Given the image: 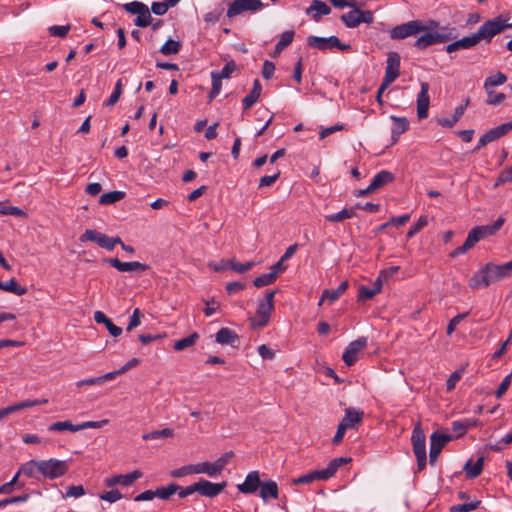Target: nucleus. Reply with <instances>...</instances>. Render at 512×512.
I'll return each instance as SVG.
<instances>
[{
	"label": "nucleus",
	"instance_id": "1",
	"mask_svg": "<svg viewBox=\"0 0 512 512\" xmlns=\"http://www.w3.org/2000/svg\"><path fill=\"white\" fill-rule=\"evenodd\" d=\"M508 21L509 17L503 14L493 19L487 20L479 27L477 32L470 36L456 40L459 50L470 49L477 45L480 41L490 43L494 36L503 32L507 28H512V23H509Z\"/></svg>",
	"mask_w": 512,
	"mask_h": 512
},
{
	"label": "nucleus",
	"instance_id": "2",
	"mask_svg": "<svg viewBox=\"0 0 512 512\" xmlns=\"http://www.w3.org/2000/svg\"><path fill=\"white\" fill-rule=\"evenodd\" d=\"M511 275L512 260L502 265H496L489 262L473 274L469 279L468 284L470 288L477 290L480 288H486L492 283L508 278Z\"/></svg>",
	"mask_w": 512,
	"mask_h": 512
},
{
	"label": "nucleus",
	"instance_id": "3",
	"mask_svg": "<svg viewBox=\"0 0 512 512\" xmlns=\"http://www.w3.org/2000/svg\"><path fill=\"white\" fill-rule=\"evenodd\" d=\"M457 37L456 29L449 27H442L441 32H424L423 35L418 37L413 46L418 50H424L427 47L435 44H441L451 41Z\"/></svg>",
	"mask_w": 512,
	"mask_h": 512
},
{
	"label": "nucleus",
	"instance_id": "4",
	"mask_svg": "<svg viewBox=\"0 0 512 512\" xmlns=\"http://www.w3.org/2000/svg\"><path fill=\"white\" fill-rule=\"evenodd\" d=\"M307 45L319 51H327L337 48L341 51L351 50V45L343 44L337 36L319 37L310 35L306 39Z\"/></svg>",
	"mask_w": 512,
	"mask_h": 512
},
{
	"label": "nucleus",
	"instance_id": "5",
	"mask_svg": "<svg viewBox=\"0 0 512 512\" xmlns=\"http://www.w3.org/2000/svg\"><path fill=\"white\" fill-rule=\"evenodd\" d=\"M68 464L64 460L58 459H48V460H40L39 464V473H41L45 478L48 479H56L68 472Z\"/></svg>",
	"mask_w": 512,
	"mask_h": 512
},
{
	"label": "nucleus",
	"instance_id": "6",
	"mask_svg": "<svg viewBox=\"0 0 512 512\" xmlns=\"http://www.w3.org/2000/svg\"><path fill=\"white\" fill-rule=\"evenodd\" d=\"M276 290H267L264 299L258 304V328L265 327L274 311V296Z\"/></svg>",
	"mask_w": 512,
	"mask_h": 512
},
{
	"label": "nucleus",
	"instance_id": "7",
	"mask_svg": "<svg viewBox=\"0 0 512 512\" xmlns=\"http://www.w3.org/2000/svg\"><path fill=\"white\" fill-rule=\"evenodd\" d=\"M422 29L420 20H412L393 27L390 30V38L393 40H402L422 32Z\"/></svg>",
	"mask_w": 512,
	"mask_h": 512
},
{
	"label": "nucleus",
	"instance_id": "8",
	"mask_svg": "<svg viewBox=\"0 0 512 512\" xmlns=\"http://www.w3.org/2000/svg\"><path fill=\"white\" fill-rule=\"evenodd\" d=\"M367 346V338L359 337L349 343L345 349L342 359L347 366H353L359 359V353Z\"/></svg>",
	"mask_w": 512,
	"mask_h": 512
},
{
	"label": "nucleus",
	"instance_id": "9",
	"mask_svg": "<svg viewBox=\"0 0 512 512\" xmlns=\"http://www.w3.org/2000/svg\"><path fill=\"white\" fill-rule=\"evenodd\" d=\"M454 437L449 434H440L438 432H434L430 436V452H429V461L431 465H434L437 457L441 453L444 446L452 441Z\"/></svg>",
	"mask_w": 512,
	"mask_h": 512
},
{
	"label": "nucleus",
	"instance_id": "10",
	"mask_svg": "<svg viewBox=\"0 0 512 512\" xmlns=\"http://www.w3.org/2000/svg\"><path fill=\"white\" fill-rule=\"evenodd\" d=\"M195 484L197 493L209 498L218 496L227 486L225 481L221 483H213L203 478H200L199 481L195 482Z\"/></svg>",
	"mask_w": 512,
	"mask_h": 512
},
{
	"label": "nucleus",
	"instance_id": "11",
	"mask_svg": "<svg viewBox=\"0 0 512 512\" xmlns=\"http://www.w3.org/2000/svg\"><path fill=\"white\" fill-rule=\"evenodd\" d=\"M81 242L91 241L97 243L101 248H104L108 251L113 250V244L111 241V237L107 236L104 233L98 232L93 229H87L80 237Z\"/></svg>",
	"mask_w": 512,
	"mask_h": 512
},
{
	"label": "nucleus",
	"instance_id": "12",
	"mask_svg": "<svg viewBox=\"0 0 512 512\" xmlns=\"http://www.w3.org/2000/svg\"><path fill=\"white\" fill-rule=\"evenodd\" d=\"M104 262L108 263L109 265L117 269L119 272H143L149 269V265L138 261L122 262L118 258H105Z\"/></svg>",
	"mask_w": 512,
	"mask_h": 512
},
{
	"label": "nucleus",
	"instance_id": "13",
	"mask_svg": "<svg viewBox=\"0 0 512 512\" xmlns=\"http://www.w3.org/2000/svg\"><path fill=\"white\" fill-rule=\"evenodd\" d=\"M142 472L140 470H134L131 473L128 474H118L114 475L112 477L105 479V485L107 487H113L115 485H122V486H130L132 485L136 480L140 479L142 477Z\"/></svg>",
	"mask_w": 512,
	"mask_h": 512
},
{
	"label": "nucleus",
	"instance_id": "14",
	"mask_svg": "<svg viewBox=\"0 0 512 512\" xmlns=\"http://www.w3.org/2000/svg\"><path fill=\"white\" fill-rule=\"evenodd\" d=\"M47 399L25 400L0 409V421L22 409L47 404Z\"/></svg>",
	"mask_w": 512,
	"mask_h": 512
},
{
	"label": "nucleus",
	"instance_id": "15",
	"mask_svg": "<svg viewBox=\"0 0 512 512\" xmlns=\"http://www.w3.org/2000/svg\"><path fill=\"white\" fill-rule=\"evenodd\" d=\"M400 55L397 52H390L387 58V66L384 78L386 82L393 83L399 76L400 72Z\"/></svg>",
	"mask_w": 512,
	"mask_h": 512
},
{
	"label": "nucleus",
	"instance_id": "16",
	"mask_svg": "<svg viewBox=\"0 0 512 512\" xmlns=\"http://www.w3.org/2000/svg\"><path fill=\"white\" fill-rule=\"evenodd\" d=\"M428 91L429 84L427 82H422L421 90L417 96V116L419 119H425L428 116V109L430 104Z\"/></svg>",
	"mask_w": 512,
	"mask_h": 512
},
{
	"label": "nucleus",
	"instance_id": "17",
	"mask_svg": "<svg viewBox=\"0 0 512 512\" xmlns=\"http://www.w3.org/2000/svg\"><path fill=\"white\" fill-rule=\"evenodd\" d=\"M258 491L264 502H267L270 498L277 499L279 496L278 485L273 480L262 481L258 478Z\"/></svg>",
	"mask_w": 512,
	"mask_h": 512
},
{
	"label": "nucleus",
	"instance_id": "18",
	"mask_svg": "<svg viewBox=\"0 0 512 512\" xmlns=\"http://www.w3.org/2000/svg\"><path fill=\"white\" fill-rule=\"evenodd\" d=\"M245 11H256V0H234L229 5L227 16L232 18Z\"/></svg>",
	"mask_w": 512,
	"mask_h": 512
},
{
	"label": "nucleus",
	"instance_id": "19",
	"mask_svg": "<svg viewBox=\"0 0 512 512\" xmlns=\"http://www.w3.org/2000/svg\"><path fill=\"white\" fill-rule=\"evenodd\" d=\"M362 420L363 412L353 407H349L345 409V415L340 424L344 425L347 429H352L355 428L356 425L360 424Z\"/></svg>",
	"mask_w": 512,
	"mask_h": 512
},
{
	"label": "nucleus",
	"instance_id": "20",
	"mask_svg": "<svg viewBox=\"0 0 512 512\" xmlns=\"http://www.w3.org/2000/svg\"><path fill=\"white\" fill-rule=\"evenodd\" d=\"M426 437L423 429L418 424L414 427L411 436L414 454L426 453Z\"/></svg>",
	"mask_w": 512,
	"mask_h": 512
},
{
	"label": "nucleus",
	"instance_id": "21",
	"mask_svg": "<svg viewBox=\"0 0 512 512\" xmlns=\"http://www.w3.org/2000/svg\"><path fill=\"white\" fill-rule=\"evenodd\" d=\"M330 12V7L321 0H313L312 4L306 9V13L311 15L316 22L320 20L322 15H328Z\"/></svg>",
	"mask_w": 512,
	"mask_h": 512
},
{
	"label": "nucleus",
	"instance_id": "22",
	"mask_svg": "<svg viewBox=\"0 0 512 512\" xmlns=\"http://www.w3.org/2000/svg\"><path fill=\"white\" fill-rule=\"evenodd\" d=\"M347 288H348V282L347 281H343L336 289H332V290L325 289L322 292V296H321V298L319 300L318 305L319 306L322 305V303L325 300H328L330 304L335 302L347 290Z\"/></svg>",
	"mask_w": 512,
	"mask_h": 512
},
{
	"label": "nucleus",
	"instance_id": "23",
	"mask_svg": "<svg viewBox=\"0 0 512 512\" xmlns=\"http://www.w3.org/2000/svg\"><path fill=\"white\" fill-rule=\"evenodd\" d=\"M94 320L96 323L104 324L112 336L118 337L122 334V328L115 325L102 311L94 313Z\"/></svg>",
	"mask_w": 512,
	"mask_h": 512
},
{
	"label": "nucleus",
	"instance_id": "24",
	"mask_svg": "<svg viewBox=\"0 0 512 512\" xmlns=\"http://www.w3.org/2000/svg\"><path fill=\"white\" fill-rule=\"evenodd\" d=\"M512 130V122L501 124L483 134L488 143L498 140Z\"/></svg>",
	"mask_w": 512,
	"mask_h": 512
},
{
	"label": "nucleus",
	"instance_id": "25",
	"mask_svg": "<svg viewBox=\"0 0 512 512\" xmlns=\"http://www.w3.org/2000/svg\"><path fill=\"white\" fill-rule=\"evenodd\" d=\"M393 121L392 127V144L398 141L399 135L406 132L409 128V122L405 117L391 116Z\"/></svg>",
	"mask_w": 512,
	"mask_h": 512
},
{
	"label": "nucleus",
	"instance_id": "26",
	"mask_svg": "<svg viewBox=\"0 0 512 512\" xmlns=\"http://www.w3.org/2000/svg\"><path fill=\"white\" fill-rule=\"evenodd\" d=\"M504 221V218L499 217L493 224L476 226V229L479 231L480 240L496 234L503 226Z\"/></svg>",
	"mask_w": 512,
	"mask_h": 512
},
{
	"label": "nucleus",
	"instance_id": "27",
	"mask_svg": "<svg viewBox=\"0 0 512 512\" xmlns=\"http://www.w3.org/2000/svg\"><path fill=\"white\" fill-rule=\"evenodd\" d=\"M382 287L383 286H382L380 280H376L373 283V287L372 288H369V287L364 286V285L360 286L357 300L359 302H361V301H365V300H368V299H372L376 294L381 292Z\"/></svg>",
	"mask_w": 512,
	"mask_h": 512
},
{
	"label": "nucleus",
	"instance_id": "28",
	"mask_svg": "<svg viewBox=\"0 0 512 512\" xmlns=\"http://www.w3.org/2000/svg\"><path fill=\"white\" fill-rule=\"evenodd\" d=\"M395 176L386 170H382L377 173L371 181V190H377L382 188L383 186L393 182Z\"/></svg>",
	"mask_w": 512,
	"mask_h": 512
},
{
	"label": "nucleus",
	"instance_id": "29",
	"mask_svg": "<svg viewBox=\"0 0 512 512\" xmlns=\"http://www.w3.org/2000/svg\"><path fill=\"white\" fill-rule=\"evenodd\" d=\"M483 464V457H480L474 464L472 463V460L469 459L463 467V470L466 472V477L468 479H474L478 477L483 471Z\"/></svg>",
	"mask_w": 512,
	"mask_h": 512
},
{
	"label": "nucleus",
	"instance_id": "30",
	"mask_svg": "<svg viewBox=\"0 0 512 512\" xmlns=\"http://www.w3.org/2000/svg\"><path fill=\"white\" fill-rule=\"evenodd\" d=\"M238 340V335L229 328H221L216 333V342L222 345H233Z\"/></svg>",
	"mask_w": 512,
	"mask_h": 512
},
{
	"label": "nucleus",
	"instance_id": "31",
	"mask_svg": "<svg viewBox=\"0 0 512 512\" xmlns=\"http://www.w3.org/2000/svg\"><path fill=\"white\" fill-rule=\"evenodd\" d=\"M478 425L477 419H465L452 422V430L457 433V437L462 436L468 429Z\"/></svg>",
	"mask_w": 512,
	"mask_h": 512
},
{
	"label": "nucleus",
	"instance_id": "32",
	"mask_svg": "<svg viewBox=\"0 0 512 512\" xmlns=\"http://www.w3.org/2000/svg\"><path fill=\"white\" fill-rule=\"evenodd\" d=\"M0 289L13 293L17 296H22L27 293V288L24 286H20L16 279L11 278L7 282L0 281Z\"/></svg>",
	"mask_w": 512,
	"mask_h": 512
},
{
	"label": "nucleus",
	"instance_id": "33",
	"mask_svg": "<svg viewBox=\"0 0 512 512\" xmlns=\"http://www.w3.org/2000/svg\"><path fill=\"white\" fill-rule=\"evenodd\" d=\"M194 467H195V469H194L195 474L205 473L210 477H215V476L221 474V472L219 471L215 462H213V463H211V462L197 463V464H194Z\"/></svg>",
	"mask_w": 512,
	"mask_h": 512
},
{
	"label": "nucleus",
	"instance_id": "34",
	"mask_svg": "<svg viewBox=\"0 0 512 512\" xmlns=\"http://www.w3.org/2000/svg\"><path fill=\"white\" fill-rule=\"evenodd\" d=\"M199 338H200L199 334L197 332H193L189 336L175 341L173 348L176 351L185 350V349L193 346L198 341Z\"/></svg>",
	"mask_w": 512,
	"mask_h": 512
},
{
	"label": "nucleus",
	"instance_id": "35",
	"mask_svg": "<svg viewBox=\"0 0 512 512\" xmlns=\"http://www.w3.org/2000/svg\"><path fill=\"white\" fill-rule=\"evenodd\" d=\"M179 489V485L176 483H170L167 486H162L154 490L155 497H159L162 500H168L174 495Z\"/></svg>",
	"mask_w": 512,
	"mask_h": 512
},
{
	"label": "nucleus",
	"instance_id": "36",
	"mask_svg": "<svg viewBox=\"0 0 512 512\" xmlns=\"http://www.w3.org/2000/svg\"><path fill=\"white\" fill-rule=\"evenodd\" d=\"M174 436V430L171 428H164L162 430H155L142 435L143 440H158L166 439Z\"/></svg>",
	"mask_w": 512,
	"mask_h": 512
},
{
	"label": "nucleus",
	"instance_id": "37",
	"mask_svg": "<svg viewBox=\"0 0 512 512\" xmlns=\"http://www.w3.org/2000/svg\"><path fill=\"white\" fill-rule=\"evenodd\" d=\"M125 192L123 191H110L108 193H104L100 196L99 204L100 205H110L114 204L125 197Z\"/></svg>",
	"mask_w": 512,
	"mask_h": 512
},
{
	"label": "nucleus",
	"instance_id": "38",
	"mask_svg": "<svg viewBox=\"0 0 512 512\" xmlns=\"http://www.w3.org/2000/svg\"><path fill=\"white\" fill-rule=\"evenodd\" d=\"M237 487L242 493L256 492V471L249 472L246 480L242 484H239Z\"/></svg>",
	"mask_w": 512,
	"mask_h": 512
},
{
	"label": "nucleus",
	"instance_id": "39",
	"mask_svg": "<svg viewBox=\"0 0 512 512\" xmlns=\"http://www.w3.org/2000/svg\"><path fill=\"white\" fill-rule=\"evenodd\" d=\"M355 208H344L338 213L330 214L325 216V220L331 223H338L345 219L352 218L355 215Z\"/></svg>",
	"mask_w": 512,
	"mask_h": 512
},
{
	"label": "nucleus",
	"instance_id": "40",
	"mask_svg": "<svg viewBox=\"0 0 512 512\" xmlns=\"http://www.w3.org/2000/svg\"><path fill=\"white\" fill-rule=\"evenodd\" d=\"M40 460H30L23 464L17 473L23 474L29 478H36L35 471L39 472Z\"/></svg>",
	"mask_w": 512,
	"mask_h": 512
},
{
	"label": "nucleus",
	"instance_id": "41",
	"mask_svg": "<svg viewBox=\"0 0 512 512\" xmlns=\"http://www.w3.org/2000/svg\"><path fill=\"white\" fill-rule=\"evenodd\" d=\"M353 8L354 10L345 13L341 16L342 22L349 28H355L358 25H360L358 8L356 6Z\"/></svg>",
	"mask_w": 512,
	"mask_h": 512
},
{
	"label": "nucleus",
	"instance_id": "42",
	"mask_svg": "<svg viewBox=\"0 0 512 512\" xmlns=\"http://www.w3.org/2000/svg\"><path fill=\"white\" fill-rule=\"evenodd\" d=\"M181 43L173 39H168L160 48V52L165 56L177 54L181 49Z\"/></svg>",
	"mask_w": 512,
	"mask_h": 512
},
{
	"label": "nucleus",
	"instance_id": "43",
	"mask_svg": "<svg viewBox=\"0 0 512 512\" xmlns=\"http://www.w3.org/2000/svg\"><path fill=\"white\" fill-rule=\"evenodd\" d=\"M506 81H507V76L502 72H498L497 74L491 75L486 78V80L484 82V88L486 89V91H488L489 88L502 85Z\"/></svg>",
	"mask_w": 512,
	"mask_h": 512
},
{
	"label": "nucleus",
	"instance_id": "44",
	"mask_svg": "<svg viewBox=\"0 0 512 512\" xmlns=\"http://www.w3.org/2000/svg\"><path fill=\"white\" fill-rule=\"evenodd\" d=\"M49 431H71V432H77L78 431V424H73L72 422L66 420V421H58L55 423H52L48 427Z\"/></svg>",
	"mask_w": 512,
	"mask_h": 512
},
{
	"label": "nucleus",
	"instance_id": "45",
	"mask_svg": "<svg viewBox=\"0 0 512 512\" xmlns=\"http://www.w3.org/2000/svg\"><path fill=\"white\" fill-rule=\"evenodd\" d=\"M480 505H481L480 500L465 502L463 504L453 505L450 508V512H470V511L478 509Z\"/></svg>",
	"mask_w": 512,
	"mask_h": 512
},
{
	"label": "nucleus",
	"instance_id": "46",
	"mask_svg": "<svg viewBox=\"0 0 512 512\" xmlns=\"http://www.w3.org/2000/svg\"><path fill=\"white\" fill-rule=\"evenodd\" d=\"M0 214L12 215V216H16V217L26 216V213L22 209H20L18 207L10 206L5 202H0Z\"/></svg>",
	"mask_w": 512,
	"mask_h": 512
},
{
	"label": "nucleus",
	"instance_id": "47",
	"mask_svg": "<svg viewBox=\"0 0 512 512\" xmlns=\"http://www.w3.org/2000/svg\"><path fill=\"white\" fill-rule=\"evenodd\" d=\"M134 23L138 27H147L152 23L151 14L147 6L146 11H141L137 15L136 19L134 20Z\"/></svg>",
	"mask_w": 512,
	"mask_h": 512
},
{
	"label": "nucleus",
	"instance_id": "48",
	"mask_svg": "<svg viewBox=\"0 0 512 512\" xmlns=\"http://www.w3.org/2000/svg\"><path fill=\"white\" fill-rule=\"evenodd\" d=\"M121 94H122V80L119 79L115 84L114 91L109 96V98L106 100L105 105L113 106L114 104H116L117 101L119 100Z\"/></svg>",
	"mask_w": 512,
	"mask_h": 512
},
{
	"label": "nucleus",
	"instance_id": "49",
	"mask_svg": "<svg viewBox=\"0 0 512 512\" xmlns=\"http://www.w3.org/2000/svg\"><path fill=\"white\" fill-rule=\"evenodd\" d=\"M428 224L427 216H421L418 221L410 227L407 232V238L414 237L418 232H420L426 225Z\"/></svg>",
	"mask_w": 512,
	"mask_h": 512
},
{
	"label": "nucleus",
	"instance_id": "50",
	"mask_svg": "<svg viewBox=\"0 0 512 512\" xmlns=\"http://www.w3.org/2000/svg\"><path fill=\"white\" fill-rule=\"evenodd\" d=\"M195 467L194 464L182 466L178 469H174L170 471V476L174 478H181L189 474H195Z\"/></svg>",
	"mask_w": 512,
	"mask_h": 512
},
{
	"label": "nucleus",
	"instance_id": "51",
	"mask_svg": "<svg viewBox=\"0 0 512 512\" xmlns=\"http://www.w3.org/2000/svg\"><path fill=\"white\" fill-rule=\"evenodd\" d=\"M122 497H123V495L117 489L105 491V492H102L101 494H99V498L101 500H105L110 503H114V502L120 500Z\"/></svg>",
	"mask_w": 512,
	"mask_h": 512
},
{
	"label": "nucleus",
	"instance_id": "52",
	"mask_svg": "<svg viewBox=\"0 0 512 512\" xmlns=\"http://www.w3.org/2000/svg\"><path fill=\"white\" fill-rule=\"evenodd\" d=\"M146 6L144 3L142 2H139V1H133V2H130V3H126L123 5V8L131 13V14H136L138 15L141 11H146Z\"/></svg>",
	"mask_w": 512,
	"mask_h": 512
},
{
	"label": "nucleus",
	"instance_id": "53",
	"mask_svg": "<svg viewBox=\"0 0 512 512\" xmlns=\"http://www.w3.org/2000/svg\"><path fill=\"white\" fill-rule=\"evenodd\" d=\"M19 473L12 478L11 481L4 483L0 486V494H10L14 489V485H18V488H22L23 484H18Z\"/></svg>",
	"mask_w": 512,
	"mask_h": 512
},
{
	"label": "nucleus",
	"instance_id": "54",
	"mask_svg": "<svg viewBox=\"0 0 512 512\" xmlns=\"http://www.w3.org/2000/svg\"><path fill=\"white\" fill-rule=\"evenodd\" d=\"M28 499H29V494H23V495H19V496H13L10 498L2 499V500H0V509L4 508L10 504L26 502Z\"/></svg>",
	"mask_w": 512,
	"mask_h": 512
},
{
	"label": "nucleus",
	"instance_id": "55",
	"mask_svg": "<svg viewBox=\"0 0 512 512\" xmlns=\"http://www.w3.org/2000/svg\"><path fill=\"white\" fill-rule=\"evenodd\" d=\"M256 103V79L253 82L250 93L243 99V109L246 110Z\"/></svg>",
	"mask_w": 512,
	"mask_h": 512
},
{
	"label": "nucleus",
	"instance_id": "56",
	"mask_svg": "<svg viewBox=\"0 0 512 512\" xmlns=\"http://www.w3.org/2000/svg\"><path fill=\"white\" fill-rule=\"evenodd\" d=\"M236 65L234 62H228L224 65L219 73L215 72V77L219 78V80L229 78L230 75L235 71Z\"/></svg>",
	"mask_w": 512,
	"mask_h": 512
},
{
	"label": "nucleus",
	"instance_id": "57",
	"mask_svg": "<svg viewBox=\"0 0 512 512\" xmlns=\"http://www.w3.org/2000/svg\"><path fill=\"white\" fill-rule=\"evenodd\" d=\"M294 35H295L294 30L284 31L280 35V38H279V41L277 42V44L285 49L293 42Z\"/></svg>",
	"mask_w": 512,
	"mask_h": 512
},
{
	"label": "nucleus",
	"instance_id": "58",
	"mask_svg": "<svg viewBox=\"0 0 512 512\" xmlns=\"http://www.w3.org/2000/svg\"><path fill=\"white\" fill-rule=\"evenodd\" d=\"M512 379V373L508 374L500 383L499 387L495 391V396L497 399H500L508 390Z\"/></svg>",
	"mask_w": 512,
	"mask_h": 512
},
{
	"label": "nucleus",
	"instance_id": "59",
	"mask_svg": "<svg viewBox=\"0 0 512 512\" xmlns=\"http://www.w3.org/2000/svg\"><path fill=\"white\" fill-rule=\"evenodd\" d=\"M141 311L139 308H135L133 314L130 317L129 324L126 328L128 332L132 331L134 328L138 327L141 324Z\"/></svg>",
	"mask_w": 512,
	"mask_h": 512
},
{
	"label": "nucleus",
	"instance_id": "60",
	"mask_svg": "<svg viewBox=\"0 0 512 512\" xmlns=\"http://www.w3.org/2000/svg\"><path fill=\"white\" fill-rule=\"evenodd\" d=\"M69 30H70V25H63V26L54 25V26L49 27V29H48L50 35L55 36V37H61V38L65 37L68 34Z\"/></svg>",
	"mask_w": 512,
	"mask_h": 512
},
{
	"label": "nucleus",
	"instance_id": "61",
	"mask_svg": "<svg viewBox=\"0 0 512 512\" xmlns=\"http://www.w3.org/2000/svg\"><path fill=\"white\" fill-rule=\"evenodd\" d=\"M488 93V98L486 100V103L488 105H498V104H501L505 98H506V95L504 93H494L493 91H487Z\"/></svg>",
	"mask_w": 512,
	"mask_h": 512
},
{
	"label": "nucleus",
	"instance_id": "62",
	"mask_svg": "<svg viewBox=\"0 0 512 512\" xmlns=\"http://www.w3.org/2000/svg\"><path fill=\"white\" fill-rule=\"evenodd\" d=\"M277 278L276 272L272 270L269 273L262 274L258 276V287L267 286L273 283Z\"/></svg>",
	"mask_w": 512,
	"mask_h": 512
},
{
	"label": "nucleus",
	"instance_id": "63",
	"mask_svg": "<svg viewBox=\"0 0 512 512\" xmlns=\"http://www.w3.org/2000/svg\"><path fill=\"white\" fill-rule=\"evenodd\" d=\"M507 182H512V166L507 167L500 172L495 185L498 186Z\"/></svg>",
	"mask_w": 512,
	"mask_h": 512
},
{
	"label": "nucleus",
	"instance_id": "64",
	"mask_svg": "<svg viewBox=\"0 0 512 512\" xmlns=\"http://www.w3.org/2000/svg\"><path fill=\"white\" fill-rule=\"evenodd\" d=\"M258 354L264 360H272V359H274V357L276 355V350L263 344V345L258 346Z\"/></svg>",
	"mask_w": 512,
	"mask_h": 512
}]
</instances>
